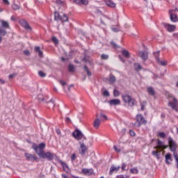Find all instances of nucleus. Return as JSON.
Here are the masks:
<instances>
[{
  "instance_id": "1",
  "label": "nucleus",
  "mask_w": 178,
  "mask_h": 178,
  "mask_svg": "<svg viewBox=\"0 0 178 178\" xmlns=\"http://www.w3.org/2000/svg\"><path fill=\"white\" fill-rule=\"evenodd\" d=\"M45 147H47V144L44 143H41L39 145H37V143H33L32 144V148L35 151V154L40 156V158H42V159H47V161H49V162H51L54 161L55 159V156H56V154L47 152H45L44 149H45Z\"/></svg>"
},
{
  "instance_id": "2",
  "label": "nucleus",
  "mask_w": 178,
  "mask_h": 178,
  "mask_svg": "<svg viewBox=\"0 0 178 178\" xmlns=\"http://www.w3.org/2000/svg\"><path fill=\"white\" fill-rule=\"evenodd\" d=\"M121 97L124 104H127V105H129V106L131 108H133V106H136V105H137V100L133 98L130 95L122 94L121 95Z\"/></svg>"
},
{
  "instance_id": "3",
  "label": "nucleus",
  "mask_w": 178,
  "mask_h": 178,
  "mask_svg": "<svg viewBox=\"0 0 178 178\" xmlns=\"http://www.w3.org/2000/svg\"><path fill=\"white\" fill-rule=\"evenodd\" d=\"M0 23L1 26H0V35L1 37H5L8 32L6 30L10 29V25H9V22L8 21L0 19Z\"/></svg>"
},
{
  "instance_id": "4",
  "label": "nucleus",
  "mask_w": 178,
  "mask_h": 178,
  "mask_svg": "<svg viewBox=\"0 0 178 178\" xmlns=\"http://www.w3.org/2000/svg\"><path fill=\"white\" fill-rule=\"evenodd\" d=\"M136 122L133 124L136 127H140L143 126V124L145 125L147 123V120L142 114H137L136 116Z\"/></svg>"
},
{
  "instance_id": "5",
  "label": "nucleus",
  "mask_w": 178,
  "mask_h": 178,
  "mask_svg": "<svg viewBox=\"0 0 178 178\" xmlns=\"http://www.w3.org/2000/svg\"><path fill=\"white\" fill-rule=\"evenodd\" d=\"M54 20L63 22V23L67 22L69 18L65 13H59L58 11L54 12Z\"/></svg>"
},
{
  "instance_id": "6",
  "label": "nucleus",
  "mask_w": 178,
  "mask_h": 178,
  "mask_svg": "<svg viewBox=\"0 0 178 178\" xmlns=\"http://www.w3.org/2000/svg\"><path fill=\"white\" fill-rule=\"evenodd\" d=\"M168 147L170 148V150L172 152H175L176 149H177V143L173 140V138L171 136H169L168 138Z\"/></svg>"
},
{
  "instance_id": "7",
  "label": "nucleus",
  "mask_w": 178,
  "mask_h": 178,
  "mask_svg": "<svg viewBox=\"0 0 178 178\" xmlns=\"http://www.w3.org/2000/svg\"><path fill=\"white\" fill-rule=\"evenodd\" d=\"M80 147L79 149V155L81 156H86V154H87L88 151V147H86V144H84V142H79Z\"/></svg>"
},
{
  "instance_id": "8",
  "label": "nucleus",
  "mask_w": 178,
  "mask_h": 178,
  "mask_svg": "<svg viewBox=\"0 0 178 178\" xmlns=\"http://www.w3.org/2000/svg\"><path fill=\"white\" fill-rule=\"evenodd\" d=\"M73 137H74L75 140H87L86 136L83 134V133L81 132L80 130L76 129L75 130L72 134Z\"/></svg>"
},
{
  "instance_id": "9",
  "label": "nucleus",
  "mask_w": 178,
  "mask_h": 178,
  "mask_svg": "<svg viewBox=\"0 0 178 178\" xmlns=\"http://www.w3.org/2000/svg\"><path fill=\"white\" fill-rule=\"evenodd\" d=\"M19 24L24 27L25 30H27V31H31L32 29L31 26L29 24V22L24 19H20L19 20Z\"/></svg>"
},
{
  "instance_id": "10",
  "label": "nucleus",
  "mask_w": 178,
  "mask_h": 178,
  "mask_svg": "<svg viewBox=\"0 0 178 178\" xmlns=\"http://www.w3.org/2000/svg\"><path fill=\"white\" fill-rule=\"evenodd\" d=\"M162 26H164V29H165L167 31H168V33H173V31L176 30V26L175 25H172L167 23H163Z\"/></svg>"
},
{
  "instance_id": "11",
  "label": "nucleus",
  "mask_w": 178,
  "mask_h": 178,
  "mask_svg": "<svg viewBox=\"0 0 178 178\" xmlns=\"http://www.w3.org/2000/svg\"><path fill=\"white\" fill-rule=\"evenodd\" d=\"M24 156L26 158V161H35V162H38V157L35 154L25 153Z\"/></svg>"
},
{
  "instance_id": "12",
  "label": "nucleus",
  "mask_w": 178,
  "mask_h": 178,
  "mask_svg": "<svg viewBox=\"0 0 178 178\" xmlns=\"http://www.w3.org/2000/svg\"><path fill=\"white\" fill-rule=\"evenodd\" d=\"M120 170V165H115V164H113L109 170V175H112L113 173H118V171Z\"/></svg>"
},
{
  "instance_id": "13",
  "label": "nucleus",
  "mask_w": 178,
  "mask_h": 178,
  "mask_svg": "<svg viewBox=\"0 0 178 178\" xmlns=\"http://www.w3.org/2000/svg\"><path fill=\"white\" fill-rule=\"evenodd\" d=\"M168 106L172 108V109H175V110L177 109V106H178L177 99H176V97H173L172 102H169L168 104Z\"/></svg>"
},
{
  "instance_id": "14",
  "label": "nucleus",
  "mask_w": 178,
  "mask_h": 178,
  "mask_svg": "<svg viewBox=\"0 0 178 178\" xmlns=\"http://www.w3.org/2000/svg\"><path fill=\"white\" fill-rule=\"evenodd\" d=\"M169 14L171 22H172L173 23H176L178 22L177 15L173 13V10H170Z\"/></svg>"
},
{
  "instance_id": "15",
  "label": "nucleus",
  "mask_w": 178,
  "mask_h": 178,
  "mask_svg": "<svg viewBox=\"0 0 178 178\" xmlns=\"http://www.w3.org/2000/svg\"><path fill=\"white\" fill-rule=\"evenodd\" d=\"M157 147H154V149L159 148V149H166L168 146L165 145V143L162 142L161 140H157Z\"/></svg>"
},
{
  "instance_id": "16",
  "label": "nucleus",
  "mask_w": 178,
  "mask_h": 178,
  "mask_svg": "<svg viewBox=\"0 0 178 178\" xmlns=\"http://www.w3.org/2000/svg\"><path fill=\"white\" fill-rule=\"evenodd\" d=\"M94 170L92 168H83L81 171L82 175H84L85 176H91Z\"/></svg>"
},
{
  "instance_id": "17",
  "label": "nucleus",
  "mask_w": 178,
  "mask_h": 178,
  "mask_svg": "<svg viewBox=\"0 0 178 178\" xmlns=\"http://www.w3.org/2000/svg\"><path fill=\"white\" fill-rule=\"evenodd\" d=\"M152 155H153V156L156 157V159H158V161H159V159H161V156L162 155V152L157 151V150H153L152 152Z\"/></svg>"
},
{
  "instance_id": "18",
  "label": "nucleus",
  "mask_w": 178,
  "mask_h": 178,
  "mask_svg": "<svg viewBox=\"0 0 178 178\" xmlns=\"http://www.w3.org/2000/svg\"><path fill=\"white\" fill-rule=\"evenodd\" d=\"M60 163L61 166L63 167L64 172H66V173H69V172H70V170L69 169V165H67V164L66 163L60 160Z\"/></svg>"
},
{
  "instance_id": "19",
  "label": "nucleus",
  "mask_w": 178,
  "mask_h": 178,
  "mask_svg": "<svg viewBox=\"0 0 178 178\" xmlns=\"http://www.w3.org/2000/svg\"><path fill=\"white\" fill-rule=\"evenodd\" d=\"M139 56L143 60H147V59H148V52L144 51H139Z\"/></svg>"
},
{
  "instance_id": "20",
  "label": "nucleus",
  "mask_w": 178,
  "mask_h": 178,
  "mask_svg": "<svg viewBox=\"0 0 178 178\" xmlns=\"http://www.w3.org/2000/svg\"><path fill=\"white\" fill-rule=\"evenodd\" d=\"M165 163H167V165H170V162L173 161V159H172V154L168 153L165 156Z\"/></svg>"
},
{
  "instance_id": "21",
  "label": "nucleus",
  "mask_w": 178,
  "mask_h": 178,
  "mask_svg": "<svg viewBox=\"0 0 178 178\" xmlns=\"http://www.w3.org/2000/svg\"><path fill=\"white\" fill-rule=\"evenodd\" d=\"M108 104L111 105H120V99H113L109 100Z\"/></svg>"
},
{
  "instance_id": "22",
  "label": "nucleus",
  "mask_w": 178,
  "mask_h": 178,
  "mask_svg": "<svg viewBox=\"0 0 178 178\" xmlns=\"http://www.w3.org/2000/svg\"><path fill=\"white\" fill-rule=\"evenodd\" d=\"M105 3L109 8H116V3L112 1V0H105Z\"/></svg>"
},
{
  "instance_id": "23",
  "label": "nucleus",
  "mask_w": 178,
  "mask_h": 178,
  "mask_svg": "<svg viewBox=\"0 0 178 178\" xmlns=\"http://www.w3.org/2000/svg\"><path fill=\"white\" fill-rule=\"evenodd\" d=\"M147 91L149 95H152V97H154V95H155V89H154V88L148 87Z\"/></svg>"
},
{
  "instance_id": "24",
  "label": "nucleus",
  "mask_w": 178,
  "mask_h": 178,
  "mask_svg": "<svg viewBox=\"0 0 178 178\" xmlns=\"http://www.w3.org/2000/svg\"><path fill=\"white\" fill-rule=\"evenodd\" d=\"M134 67L136 72H140V70H142V69H143V67L138 63H135L134 64Z\"/></svg>"
},
{
  "instance_id": "25",
  "label": "nucleus",
  "mask_w": 178,
  "mask_h": 178,
  "mask_svg": "<svg viewBox=\"0 0 178 178\" xmlns=\"http://www.w3.org/2000/svg\"><path fill=\"white\" fill-rule=\"evenodd\" d=\"M99 124H101V120H99V118H97L93 123L94 128L98 129V127H99Z\"/></svg>"
},
{
  "instance_id": "26",
  "label": "nucleus",
  "mask_w": 178,
  "mask_h": 178,
  "mask_svg": "<svg viewBox=\"0 0 178 178\" xmlns=\"http://www.w3.org/2000/svg\"><path fill=\"white\" fill-rule=\"evenodd\" d=\"M121 169L123 172L129 170V168H127V163H126L125 162H122L121 165Z\"/></svg>"
},
{
  "instance_id": "27",
  "label": "nucleus",
  "mask_w": 178,
  "mask_h": 178,
  "mask_svg": "<svg viewBox=\"0 0 178 178\" xmlns=\"http://www.w3.org/2000/svg\"><path fill=\"white\" fill-rule=\"evenodd\" d=\"M35 51L36 52H38V56H40V58H42L43 53L42 51H41V48L40 47H36L35 48Z\"/></svg>"
},
{
  "instance_id": "28",
  "label": "nucleus",
  "mask_w": 178,
  "mask_h": 178,
  "mask_svg": "<svg viewBox=\"0 0 178 178\" xmlns=\"http://www.w3.org/2000/svg\"><path fill=\"white\" fill-rule=\"evenodd\" d=\"M122 55L124 56V58H130V52H129V51L127 50H123L122 51Z\"/></svg>"
},
{
  "instance_id": "29",
  "label": "nucleus",
  "mask_w": 178,
  "mask_h": 178,
  "mask_svg": "<svg viewBox=\"0 0 178 178\" xmlns=\"http://www.w3.org/2000/svg\"><path fill=\"white\" fill-rule=\"evenodd\" d=\"M129 172L133 175H137V173H138V168H131Z\"/></svg>"
},
{
  "instance_id": "30",
  "label": "nucleus",
  "mask_w": 178,
  "mask_h": 178,
  "mask_svg": "<svg viewBox=\"0 0 178 178\" xmlns=\"http://www.w3.org/2000/svg\"><path fill=\"white\" fill-rule=\"evenodd\" d=\"M11 6L13 10H18V9H20V6L19 4H16L15 3H13Z\"/></svg>"
},
{
  "instance_id": "31",
  "label": "nucleus",
  "mask_w": 178,
  "mask_h": 178,
  "mask_svg": "<svg viewBox=\"0 0 178 178\" xmlns=\"http://www.w3.org/2000/svg\"><path fill=\"white\" fill-rule=\"evenodd\" d=\"M83 70H84L85 72H86V73H87V74H88V76L89 77H91V76H92V74H91V72H90V70H88V67H87V65H85V66L83 67Z\"/></svg>"
},
{
  "instance_id": "32",
  "label": "nucleus",
  "mask_w": 178,
  "mask_h": 178,
  "mask_svg": "<svg viewBox=\"0 0 178 178\" xmlns=\"http://www.w3.org/2000/svg\"><path fill=\"white\" fill-rule=\"evenodd\" d=\"M51 41L54 42V44H55V45H58V44H59V40L55 36L52 37Z\"/></svg>"
},
{
  "instance_id": "33",
  "label": "nucleus",
  "mask_w": 178,
  "mask_h": 178,
  "mask_svg": "<svg viewBox=\"0 0 178 178\" xmlns=\"http://www.w3.org/2000/svg\"><path fill=\"white\" fill-rule=\"evenodd\" d=\"M68 70L70 73H73V72H74V65L70 64L68 65Z\"/></svg>"
},
{
  "instance_id": "34",
  "label": "nucleus",
  "mask_w": 178,
  "mask_h": 178,
  "mask_svg": "<svg viewBox=\"0 0 178 178\" xmlns=\"http://www.w3.org/2000/svg\"><path fill=\"white\" fill-rule=\"evenodd\" d=\"M158 137H160V138H166V134H165V132H159L158 133Z\"/></svg>"
},
{
  "instance_id": "35",
  "label": "nucleus",
  "mask_w": 178,
  "mask_h": 178,
  "mask_svg": "<svg viewBox=\"0 0 178 178\" xmlns=\"http://www.w3.org/2000/svg\"><path fill=\"white\" fill-rule=\"evenodd\" d=\"M101 59H102V60H106L109 59V56L107 54H102Z\"/></svg>"
},
{
  "instance_id": "36",
  "label": "nucleus",
  "mask_w": 178,
  "mask_h": 178,
  "mask_svg": "<svg viewBox=\"0 0 178 178\" xmlns=\"http://www.w3.org/2000/svg\"><path fill=\"white\" fill-rule=\"evenodd\" d=\"M116 81V77H115V75H111L109 79L110 83H115Z\"/></svg>"
},
{
  "instance_id": "37",
  "label": "nucleus",
  "mask_w": 178,
  "mask_h": 178,
  "mask_svg": "<svg viewBox=\"0 0 178 178\" xmlns=\"http://www.w3.org/2000/svg\"><path fill=\"white\" fill-rule=\"evenodd\" d=\"M56 3L59 6H65V2L62 1L61 0H56Z\"/></svg>"
},
{
  "instance_id": "38",
  "label": "nucleus",
  "mask_w": 178,
  "mask_h": 178,
  "mask_svg": "<svg viewBox=\"0 0 178 178\" xmlns=\"http://www.w3.org/2000/svg\"><path fill=\"white\" fill-rule=\"evenodd\" d=\"M159 64L161 65V66H166L168 65V61L166 60H159V62H157Z\"/></svg>"
},
{
  "instance_id": "39",
  "label": "nucleus",
  "mask_w": 178,
  "mask_h": 178,
  "mask_svg": "<svg viewBox=\"0 0 178 178\" xmlns=\"http://www.w3.org/2000/svg\"><path fill=\"white\" fill-rule=\"evenodd\" d=\"M88 3V0H81V3L79 4V6H81L83 5L86 6Z\"/></svg>"
},
{
  "instance_id": "40",
  "label": "nucleus",
  "mask_w": 178,
  "mask_h": 178,
  "mask_svg": "<svg viewBox=\"0 0 178 178\" xmlns=\"http://www.w3.org/2000/svg\"><path fill=\"white\" fill-rule=\"evenodd\" d=\"M113 95H114V97H119L120 95V92H119V90L115 89L113 90Z\"/></svg>"
},
{
  "instance_id": "41",
  "label": "nucleus",
  "mask_w": 178,
  "mask_h": 178,
  "mask_svg": "<svg viewBox=\"0 0 178 178\" xmlns=\"http://www.w3.org/2000/svg\"><path fill=\"white\" fill-rule=\"evenodd\" d=\"M111 45H112L113 48H120V47L114 41H111L110 42Z\"/></svg>"
},
{
  "instance_id": "42",
  "label": "nucleus",
  "mask_w": 178,
  "mask_h": 178,
  "mask_svg": "<svg viewBox=\"0 0 178 178\" xmlns=\"http://www.w3.org/2000/svg\"><path fill=\"white\" fill-rule=\"evenodd\" d=\"M38 75L40 76V77H47V74H45L42 71H39L38 72Z\"/></svg>"
},
{
  "instance_id": "43",
  "label": "nucleus",
  "mask_w": 178,
  "mask_h": 178,
  "mask_svg": "<svg viewBox=\"0 0 178 178\" xmlns=\"http://www.w3.org/2000/svg\"><path fill=\"white\" fill-rule=\"evenodd\" d=\"M99 118L101 120H108V117L105 114H101Z\"/></svg>"
},
{
  "instance_id": "44",
  "label": "nucleus",
  "mask_w": 178,
  "mask_h": 178,
  "mask_svg": "<svg viewBox=\"0 0 178 178\" xmlns=\"http://www.w3.org/2000/svg\"><path fill=\"white\" fill-rule=\"evenodd\" d=\"M154 56L156 58V62H159V51L154 52Z\"/></svg>"
},
{
  "instance_id": "45",
  "label": "nucleus",
  "mask_w": 178,
  "mask_h": 178,
  "mask_svg": "<svg viewBox=\"0 0 178 178\" xmlns=\"http://www.w3.org/2000/svg\"><path fill=\"white\" fill-rule=\"evenodd\" d=\"M145 104H147L145 102H142L140 103L141 111H145Z\"/></svg>"
},
{
  "instance_id": "46",
  "label": "nucleus",
  "mask_w": 178,
  "mask_h": 178,
  "mask_svg": "<svg viewBox=\"0 0 178 178\" xmlns=\"http://www.w3.org/2000/svg\"><path fill=\"white\" fill-rule=\"evenodd\" d=\"M173 155H174V157H175V161H176V162H177V169H178V155H177V153H176V152H174L173 153Z\"/></svg>"
},
{
  "instance_id": "47",
  "label": "nucleus",
  "mask_w": 178,
  "mask_h": 178,
  "mask_svg": "<svg viewBox=\"0 0 178 178\" xmlns=\"http://www.w3.org/2000/svg\"><path fill=\"white\" fill-rule=\"evenodd\" d=\"M16 76H17V73H13L8 76V79L10 80H12V79H13L14 77H16Z\"/></svg>"
},
{
  "instance_id": "48",
  "label": "nucleus",
  "mask_w": 178,
  "mask_h": 178,
  "mask_svg": "<svg viewBox=\"0 0 178 178\" xmlns=\"http://www.w3.org/2000/svg\"><path fill=\"white\" fill-rule=\"evenodd\" d=\"M76 158H77V156H76V154H72L71 156V161L72 162H74L76 161Z\"/></svg>"
},
{
  "instance_id": "49",
  "label": "nucleus",
  "mask_w": 178,
  "mask_h": 178,
  "mask_svg": "<svg viewBox=\"0 0 178 178\" xmlns=\"http://www.w3.org/2000/svg\"><path fill=\"white\" fill-rule=\"evenodd\" d=\"M103 95H104V97H109L111 95L109 93V91H108L107 90H104L103 92Z\"/></svg>"
},
{
  "instance_id": "50",
  "label": "nucleus",
  "mask_w": 178,
  "mask_h": 178,
  "mask_svg": "<svg viewBox=\"0 0 178 178\" xmlns=\"http://www.w3.org/2000/svg\"><path fill=\"white\" fill-rule=\"evenodd\" d=\"M129 134H130V136H131V137H134L136 136V132H134V131L130 129Z\"/></svg>"
},
{
  "instance_id": "51",
  "label": "nucleus",
  "mask_w": 178,
  "mask_h": 178,
  "mask_svg": "<svg viewBox=\"0 0 178 178\" xmlns=\"http://www.w3.org/2000/svg\"><path fill=\"white\" fill-rule=\"evenodd\" d=\"M4 5L9 6L10 5V3L9 2V0H2Z\"/></svg>"
},
{
  "instance_id": "52",
  "label": "nucleus",
  "mask_w": 178,
  "mask_h": 178,
  "mask_svg": "<svg viewBox=\"0 0 178 178\" xmlns=\"http://www.w3.org/2000/svg\"><path fill=\"white\" fill-rule=\"evenodd\" d=\"M59 83L63 86H67V83L66 82L63 81V80L60 81Z\"/></svg>"
},
{
  "instance_id": "53",
  "label": "nucleus",
  "mask_w": 178,
  "mask_h": 178,
  "mask_svg": "<svg viewBox=\"0 0 178 178\" xmlns=\"http://www.w3.org/2000/svg\"><path fill=\"white\" fill-rule=\"evenodd\" d=\"M81 1V0H73V2H74V3H76V5L80 6Z\"/></svg>"
},
{
  "instance_id": "54",
  "label": "nucleus",
  "mask_w": 178,
  "mask_h": 178,
  "mask_svg": "<svg viewBox=\"0 0 178 178\" xmlns=\"http://www.w3.org/2000/svg\"><path fill=\"white\" fill-rule=\"evenodd\" d=\"M112 31H113L114 33H118L119 31V29H118V28H111Z\"/></svg>"
},
{
  "instance_id": "55",
  "label": "nucleus",
  "mask_w": 178,
  "mask_h": 178,
  "mask_svg": "<svg viewBox=\"0 0 178 178\" xmlns=\"http://www.w3.org/2000/svg\"><path fill=\"white\" fill-rule=\"evenodd\" d=\"M113 148L116 151V152H120V149H119L118 147L114 146Z\"/></svg>"
},
{
  "instance_id": "56",
  "label": "nucleus",
  "mask_w": 178,
  "mask_h": 178,
  "mask_svg": "<svg viewBox=\"0 0 178 178\" xmlns=\"http://www.w3.org/2000/svg\"><path fill=\"white\" fill-rule=\"evenodd\" d=\"M51 102L53 106H55V102L54 100H52V99H51L49 102Z\"/></svg>"
},
{
  "instance_id": "57",
  "label": "nucleus",
  "mask_w": 178,
  "mask_h": 178,
  "mask_svg": "<svg viewBox=\"0 0 178 178\" xmlns=\"http://www.w3.org/2000/svg\"><path fill=\"white\" fill-rule=\"evenodd\" d=\"M65 122H66V123H70V118H68V117H66L65 118Z\"/></svg>"
},
{
  "instance_id": "58",
  "label": "nucleus",
  "mask_w": 178,
  "mask_h": 178,
  "mask_svg": "<svg viewBox=\"0 0 178 178\" xmlns=\"http://www.w3.org/2000/svg\"><path fill=\"white\" fill-rule=\"evenodd\" d=\"M24 54L26 55L27 56H30V51H24Z\"/></svg>"
},
{
  "instance_id": "59",
  "label": "nucleus",
  "mask_w": 178,
  "mask_h": 178,
  "mask_svg": "<svg viewBox=\"0 0 178 178\" xmlns=\"http://www.w3.org/2000/svg\"><path fill=\"white\" fill-rule=\"evenodd\" d=\"M168 98H172V101H173V98H175V97H173V95L172 94H168Z\"/></svg>"
},
{
  "instance_id": "60",
  "label": "nucleus",
  "mask_w": 178,
  "mask_h": 178,
  "mask_svg": "<svg viewBox=\"0 0 178 178\" xmlns=\"http://www.w3.org/2000/svg\"><path fill=\"white\" fill-rule=\"evenodd\" d=\"M118 56H119L120 59L122 60V62H123V63H124L125 60H124V59L122 58V56L119 55Z\"/></svg>"
},
{
  "instance_id": "61",
  "label": "nucleus",
  "mask_w": 178,
  "mask_h": 178,
  "mask_svg": "<svg viewBox=\"0 0 178 178\" xmlns=\"http://www.w3.org/2000/svg\"><path fill=\"white\" fill-rule=\"evenodd\" d=\"M0 83L1 84H5V80L2 79H0Z\"/></svg>"
},
{
  "instance_id": "62",
  "label": "nucleus",
  "mask_w": 178,
  "mask_h": 178,
  "mask_svg": "<svg viewBox=\"0 0 178 178\" xmlns=\"http://www.w3.org/2000/svg\"><path fill=\"white\" fill-rule=\"evenodd\" d=\"M83 62H87L88 60V59H87V56H85L83 58Z\"/></svg>"
},
{
  "instance_id": "63",
  "label": "nucleus",
  "mask_w": 178,
  "mask_h": 178,
  "mask_svg": "<svg viewBox=\"0 0 178 178\" xmlns=\"http://www.w3.org/2000/svg\"><path fill=\"white\" fill-rule=\"evenodd\" d=\"M60 60H61L62 62H65L66 58H65L64 57H61Z\"/></svg>"
},
{
  "instance_id": "64",
  "label": "nucleus",
  "mask_w": 178,
  "mask_h": 178,
  "mask_svg": "<svg viewBox=\"0 0 178 178\" xmlns=\"http://www.w3.org/2000/svg\"><path fill=\"white\" fill-rule=\"evenodd\" d=\"M117 178H124V176H123V175H118L117 176Z\"/></svg>"
}]
</instances>
